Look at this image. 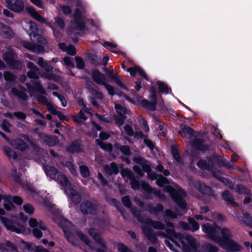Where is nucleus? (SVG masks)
<instances>
[{
	"instance_id": "f257e3e1",
	"label": "nucleus",
	"mask_w": 252,
	"mask_h": 252,
	"mask_svg": "<svg viewBox=\"0 0 252 252\" xmlns=\"http://www.w3.org/2000/svg\"><path fill=\"white\" fill-rule=\"evenodd\" d=\"M29 36L31 39L36 41L40 44H34L32 52L38 53H43L45 51L44 45L46 43V40L41 34V30L34 22H30Z\"/></svg>"
},
{
	"instance_id": "f03ea898",
	"label": "nucleus",
	"mask_w": 252,
	"mask_h": 252,
	"mask_svg": "<svg viewBox=\"0 0 252 252\" xmlns=\"http://www.w3.org/2000/svg\"><path fill=\"white\" fill-rule=\"evenodd\" d=\"M33 85L26 83L25 84L28 92L31 97L35 96L37 101L42 104L47 105L49 103L47 98L43 95H46L47 93L40 82L38 80H32Z\"/></svg>"
},
{
	"instance_id": "7ed1b4c3",
	"label": "nucleus",
	"mask_w": 252,
	"mask_h": 252,
	"mask_svg": "<svg viewBox=\"0 0 252 252\" xmlns=\"http://www.w3.org/2000/svg\"><path fill=\"white\" fill-rule=\"evenodd\" d=\"M232 237L233 234L229 229L221 228V248L226 250L227 252H241L242 246L233 240Z\"/></svg>"
},
{
	"instance_id": "20e7f679",
	"label": "nucleus",
	"mask_w": 252,
	"mask_h": 252,
	"mask_svg": "<svg viewBox=\"0 0 252 252\" xmlns=\"http://www.w3.org/2000/svg\"><path fill=\"white\" fill-rule=\"evenodd\" d=\"M197 166L204 170L213 173L214 175L216 171V166L220 167V157H206L205 159H200L197 163Z\"/></svg>"
},
{
	"instance_id": "39448f33",
	"label": "nucleus",
	"mask_w": 252,
	"mask_h": 252,
	"mask_svg": "<svg viewBox=\"0 0 252 252\" xmlns=\"http://www.w3.org/2000/svg\"><path fill=\"white\" fill-rule=\"evenodd\" d=\"M203 232L206 234V236L210 239L217 243L220 246V235L219 230L220 227L216 224L214 225L209 223H206L202 225Z\"/></svg>"
},
{
	"instance_id": "423d86ee",
	"label": "nucleus",
	"mask_w": 252,
	"mask_h": 252,
	"mask_svg": "<svg viewBox=\"0 0 252 252\" xmlns=\"http://www.w3.org/2000/svg\"><path fill=\"white\" fill-rule=\"evenodd\" d=\"M5 213V211L2 208H0V215H4ZM0 220L7 230L17 234L21 233V229L14 225L13 221L11 219L0 216Z\"/></svg>"
},
{
	"instance_id": "0eeeda50",
	"label": "nucleus",
	"mask_w": 252,
	"mask_h": 252,
	"mask_svg": "<svg viewBox=\"0 0 252 252\" xmlns=\"http://www.w3.org/2000/svg\"><path fill=\"white\" fill-rule=\"evenodd\" d=\"M185 239L188 244L184 241H181L183 252H196L197 249L196 240L191 235H187Z\"/></svg>"
},
{
	"instance_id": "6e6552de",
	"label": "nucleus",
	"mask_w": 252,
	"mask_h": 252,
	"mask_svg": "<svg viewBox=\"0 0 252 252\" xmlns=\"http://www.w3.org/2000/svg\"><path fill=\"white\" fill-rule=\"evenodd\" d=\"M149 98L151 101H149L146 99H143L141 101V105L143 107L147 110L155 111L156 110V107L158 104L157 94H150Z\"/></svg>"
},
{
	"instance_id": "1a4fd4ad",
	"label": "nucleus",
	"mask_w": 252,
	"mask_h": 252,
	"mask_svg": "<svg viewBox=\"0 0 252 252\" xmlns=\"http://www.w3.org/2000/svg\"><path fill=\"white\" fill-rule=\"evenodd\" d=\"M66 151L71 154H78L83 151V147L80 139H75L66 147Z\"/></svg>"
},
{
	"instance_id": "9d476101",
	"label": "nucleus",
	"mask_w": 252,
	"mask_h": 252,
	"mask_svg": "<svg viewBox=\"0 0 252 252\" xmlns=\"http://www.w3.org/2000/svg\"><path fill=\"white\" fill-rule=\"evenodd\" d=\"M9 9L16 12H22L24 9L22 0H5Z\"/></svg>"
},
{
	"instance_id": "9b49d317",
	"label": "nucleus",
	"mask_w": 252,
	"mask_h": 252,
	"mask_svg": "<svg viewBox=\"0 0 252 252\" xmlns=\"http://www.w3.org/2000/svg\"><path fill=\"white\" fill-rule=\"evenodd\" d=\"M80 210L84 215L94 214L96 211V206L91 201L86 200L80 204Z\"/></svg>"
},
{
	"instance_id": "f8f14e48",
	"label": "nucleus",
	"mask_w": 252,
	"mask_h": 252,
	"mask_svg": "<svg viewBox=\"0 0 252 252\" xmlns=\"http://www.w3.org/2000/svg\"><path fill=\"white\" fill-rule=\"evenodd\" d=\"M39 137L41 141L49 147H53L57 145L60 142L58 137L55 135L40 134Z\"/></svg>"
},
{
	"instance_id": "ddd939ff",
	"label": "nucleus",
	"mask_w": 252,
	"mask_h": 252,
	"mask_svg": "<svg viewBox=\"0 0 252 252\" xmlns=\"http://www.w3.org/2000/svg\"><path fill=\"white\" fill-rule=\"evenodd\" d=\"M122 176H125L126 175L130 180V184L132 189L134 190L139 189L140 187V183L139 181L135 179L133 173L128 169H126L123 171L122 173Z\"/></svg>"
},
{
	"instance_id": "4468645a",
	"label": "nucleus",
	"mask_w": 252,
	"mask_h": 252,
	"mask_svg": "<svg viewBox=\"0 0 252 252\" xmlns=\"http://www.w3.org/2000/svg\"><path fill=\"white\" fill-rule=\"evenodd\" d=\"M194 187L202 194L210 195L213 192L212 189L201 181L195 182Z\"/></svg>"
},
{
	"instance_id": "2eb2a0df",
	"label": "nucleus",
	"mask_w": 252,
	"mask_h": 252,
	"mask_svg": "<svg viewBox=\"0 0 252 252\" xmlns=\"http://www.w3.org/2000/svg\"><path fill=\"white\" fill-rule=\"evenodd\" d=\"M27 11L35 20L41 24H45L46 25H49L50 22H48L43 17L41 16L32 6L26 7Z\"/></svg>"
},
{
	"instance_id": "dca6fc26",
	"label": "nucleus",
	"mask_w": 252,
	"mask_h": 252,
	"mask_svg": "<svg viewBox=\"0 0 252 252\" xmlns=\"http://www.w3.org/2000/svg\"><path fill=\"white\" fill-rule=\"evenodd\" d=\"M204 140L201 138H194L190 140V145L195 150L205 151L208 149V146L204 144Z\"/></svg>"
},
{
	"instance_id": "f3484780",
	"label": "nucleus",
	"mask_w": 252,
	"mask_h": 252,
	"mask_svg": "<svg viewBox=\"0 0 252 252\" xmlns=\"http://www.w3.org/2000/svg\"><path fill=\"white\" fill-rule=\"evenodd\" d=\"M92 77L93 81L98 85L104 86L106 83L107 79L104 75L97 69L93 71Z\"/></svg>"
},
{
	"instance_id": "a211bd4d",
	"label": "nucleus",
	"mask_w": 252,
	"mask_h": 252,
	"mask_svg": "<svg viewBox=\"0 0 252 252\" xmlns=\"http://www.w3.org/2000/svg\"><path fill=\"white\" fill-rule=\"evenodd\" d=\"M0 35L8 39H11L14 36V33L10 27L0 22Z\"/></svg>"
},
{
	"instance_id": "6ab92c4d",
	"label": "nucleus",
	"mask_w": 252,
	"mask_h": 252,
	"mask_svg": "<svg viewBox=\"0 0 252 252\" xmlns=\"http://www.w3.org/2000/svg\"><path fill=\"white\" fill-rule=\"evenodd\" d=\"M104 170L109 176H112L113 174L117 175L119 172L118 166L115 162H111L110 165L107 164L104 165Z\"/></svg>"
},
{
	"instance_id": "aec40b11",
	"label": "nucleus",
	"mask_w": 252,
	"mask_h": 252,
	"mask_svg": "<svg viewBox=\"0 0 252 252\" xmlns=\"http://www.w3.org/2000/svg\"><path fill=\"white\" fill-rule=\"evenodd\" d=\"M11 144L15 148L22 152L26 151L28 148V145L22 138L13 140Z\"/></svg>"
},
{
	"instance_id": "412c9836",
	"label": "nucleus",
	"mask_w": 252,
	"mask_h": 252,
	"mask_svg": "<svg viewBox=\"0 0 252 252\" xmlns=\"http://www.w3.org/2000/svg\"><path fill=\"white\" fill-rule=\"evenodd\" d=\"M172 198L181 209H185L186 208V202L178 191H175L172 194Z\"/></svg>"
},
{
	"instance_id": "4be33fe9",
	"label": "nucleus",
	"mask_w": 252,
	"mask_h": 252,
	"mask_svg": "<svg viewBox=\"0 0 252 252\" xmlns=\"http://www.w3.org/2000/svg\"><path fill=\"white\" fill-rule=\"evenodd\" d=\"M43 168L47 175L51 179L56 178V176L58 175L59 171L55 167L51 165H45Z\"/></svg>"
},
{
	"instance_id": "5701e85b",
	"label": "nucleus",
	"mask_w": 252,
	"mask_h": 252,
	"mask_svg": "<svg viewBox=\"0 0 252 252\" xmlns=\"http://www.w3.org/2000/svg\"><path fill=\"white\" fill-rule=\"evenodd\" d=\"M145 223L156 229H165V225L162 222L158 220H154L150 218L145 219Z\"/></svg>"
},
{
	"instance_id": "b1692460",
	"label": "nucleus",
	"mask_w": 252,
	"mask_h": 252,
	"mask_svg": "<svg viewBox=\"0 0 252 252\" xmlns=\"http://www.w3.org/2000/svg\"><path fill=\"white\" fill-rule=\"evenodd\" d=\"M181 127L182 130L179 131V133L182 136L185 137L186 135V134H188L189 135L193 136L194 135V130L190 126H188L187 125H181Z\"/></svg>"
},
{
	"instance_id": "393cba45",
	"label": "nucleus",
	"mask_w": 252,
	"mask_h": 252,
	"mask_svg": "<svg viewBox=\"0 0 252 252\" xmlns=\"http://www.w3.org/2000/svg\"><path fill=\"white\" fill-rule=\"evenodd\" d=\"M147 210L151 214H157L158 212H161L163 211V206L160 203H158L156 207L149 204L146 207Z\"/></svg>"
},
{
	"instance_id": "a878e982",
	"label": "nucleus",
	"mask_w": 252,
	"mask_h": 252,
	"mask_svg": "<svg viewBox=\"0 0 252 252\" xmlns=\"http://www.w3.org/2000/svg\"><path fill=\"white\" fill-rule=\"evenodd\" d=\"M61 163L63 167H66L73 176H77L78 175L77 172L75 168V165L72 161L67 160L61 162Z\"/></svg>"
},
{
	"instance_id": "bb28decb",
	"label": "nucleus",
	"mask_w": 252,
	"mask_h": 252,
	"mask_svg": "<svg viewBox=\"0 0 252 252\" xmlns=\"http://www.w3.org/2000/svg\"><path fill=\"white\" fill-rule=\"evenodd\" d=\"M41 67L43 68L46 72H50L53 70V66L44 61L42 57H39L37 62Z\"/></svg>"
},
{
	"instance_id": "cd10ccee",
	"label": "nucleus",
	"mask_w": 252,
	"mask_h": 252,
	"mask_svg": "<svg viewBox=\"0 0 252 252\" xmlns=\"http://www.w3.org/2000/svg\"><path fill=\"white\" fill-rule=\"evenodd\" d=\"M94 240L99 245H100L101 248L103 249H97L96 250L97 252H106L105 250H107L108 248L105 242L104 241L103 238L101 237L99 233L96 235V237L94 238Z\"/></svg>"
},
{
	"instance_id": "c85d7f7f",
	"label": "nucleus",
	"mask_w": 252,
	"mask_h": 252,
	"mask_svg": "<svg viewBox=\"0 0 252 252\" xmlns=\"http://www.w3.org/2000/svg\"><path fill=\"white\" fill-rule=\"evenodd\" d=\"M6 64L9 67L13 69L21 70L22 68V62L16 58L9 61L6 63Z\"/></svg>"
},
{
	"instance_id": "c756f323",
	"label": "nucleus",
	"mask_w": 252,
	"mask_h": 252,
	"mask_svg": "<svg viewBox=\"0 0 252 252\" xmlns=\"http://www.w3.org/2000/svg\"><path fill=\"white\" fill-rule=\"evenodd\" d=\"M95 142L96 144L99 146L101 149L104 150L105 152L108 153H111L113 150V146L111 143H105L102 142L99 139H97L95 140Z\"/></svg>"
},
{
	"instance_id": "7c9ffc66",
	"label": "nucleus",
	"mask_w": 252,
	"mask_h": 252,
	"mask_svg": "<svg viewBox=\"0 0 252 252\" xmlns=\"http://www.w3.org/2000/svg\"><path fill=\"white\" fill-rule=\"evenodd\" d=\"M171 154L175 161L179 164H183V160L181 157L178 149L174 145L171 146Z\"/></svg>"
},
{
	"instance_id": "2f4dec72",
	"label": "nucleus",
	"mask_w": 252,
	"mask_h": 252,
	"mask_svg": "<svg viewBox=\"0 0 252 252\" xmlns=\"http://www.w3.org/2000/svg\"><path fill=\"white\" fill-rule=\"evenodd\" d=\"M69 198L72 202L76 205L80 203L82 199L81 195L73 189L70 191Z\"/></svg>"
},
{
	"instance_id": "473e14b6",
	"label": "nucleus",
	"mask_w": 252,
	"mask_h": 252,
	"mask_svg": "<svg viewBox=\"0 0 252 252\" xmlns=\"http://www.w3.org/2000/svg\"><path fill=\"white\" fill-rule=\"evenodd\" d=\"M15 58H18V56L17 53L11 49H8L4 52L3 60L6 63Z\"/></svg>"
},
{
	"instance_id": "72a5a7b5",
	"label": "nucleus",
	"mask_w": 252,
	"mask_h": 252,
	"mask_svg": "<svg viewBox=\"0 0 252 252\" xmlns=\"http://www.w3.org/2000/svg\"><path fill=\"white\" fill-rule=\"evenodd\" d=\"M5 247L10 249L12 252H19L17 247L11 242L6 241L4 244L0 243V250L2 251H6Z\"/></svg>"
},
{
	"instance_id": "f704fd0d",
	"label": "nucleus",
	"mask_w": 252,
	"mask_h": 252,
	"mask_svg": "<svg viewBox=\"0 0 252 252\" xmlns=\"http://www.w3.org/2000/svg\"><path fill=\"white\" fill-rule=\"evenodd\" d=\"M11 91L12 93L14 95L18 96L19 98L24 101H26L28 100L29 96L27 93L25 92V91L19 90L18 89L16 88H12Z\"/></svg>"
},
{
	"instance_id": "c9c22d12",
	"label": "nucleus",
	"mask_w": 252,
	"mask_h": 252,
	"mask_svg": "<svg viewBox=\"0 0 252 252\" xmlns=\"http://www.w3.org/2000/svg\"><path fill=\"white\" fill-rule=\"evenodd\" d=\"M130 212L132 214L133 216L137 219L138 221H139L141 223H145V220H144V219L142 217L141 211L139 210L137 208L131 207Z\"/></svg>"
},
{
	"instance_id": "e433bc0d",
	"label": "nucleus",
	"mask_w": 252,
	"mask_h": 252,
	"mask_svg": "<svg viewBox=\"0 0 252 252\" xmlns=\"http://www.w3.org/2000/svg\"><path fill=\"white\" fill-rule=\"evenodd\" d=\"M57 181H58L64 188L70 186V183L67 177L63 174H60L57 175Z\"/></svg>"
},
{
	"instance_id": "4c0bfd02",
	"label": "nucleus",
	"mask_w": 252,
	"mask_h": 252,
	"mask_svg": "<svg viewBox=\"0 0 252 252\" xmlns=\"http://www.w3.org/2000/svg\"><path fill=\"white\" fill-rule=\"evenodd\" d=\"M221 197H223V199L227 202L232 203L233 206H237L238 203L234 201L233 197L232 196L229 191L225 190L221 193Z\"/></svg>"
},
{
	"instance_id": "58836bf2",
	"label": "nucleus",
	"mask_w": 252,
	"mask_h": 252,
	"mask_svg": "<svg viewBox=\"0 0 252 252\" xmlns=\"http://www.w3.org/2000/svg\"><path fill=\"white\" fill-rule=\"evenodd\" d=\"M115 147L119 150L125 156H129L131 154L130 147L127 145H120V144H115Z\"/></svg>"
},
{
	"instance_id": "ea45409f",
	"label": "nucleus",
	"mask_w": 252,
	"mask_h": 252,
	"mask_svg": "<svg viewBox=\"0 0 252 252\" xmlns=\"http://www.w3.org/2000/svg\"><path fill=\"white\" fill-rule=\"evenodd\" d=\"M156 85L158 86L159 91L162 94H168L169 90L171 91V88H169L167 84L161 81H158Z\"/></svg>"
},
{
	"instance_id": "a19ab883",
	"label": "nucleus",
	"mask_w": 252,
	"mask_h": 252,
	"mask_svg": "<svg viewBox=\"0 0 252 252\" xmlns=\"http://www.w3.org/2000/svg\"><path fill=\"white\" fill-rule=\"evenodd\" d=\"M71 224L72 223L69 220L64 218L61 220L60 223V227L64 233L70 231V226Z\"/></svg>"
},
{
	"instance_id": "79ce46f5",
	"label": "nucleus",
	"mask_w": 252,
	"mask_h": 252,
	"mask_svg": "<svg viewBox=\"0 0 252 252\" xmlns=\"http://www.w3.org/2000/svg\"><path fill=\"white\" fill-rule=\"evenodd\" d=\"M235 190L239 194L247 195H249L251 194L250 190L241 184L236 185Z\"/></svg>"
},
{
	"instance_id": "37998d69",
	"label": "nucleus",
	"mask_w": 252,
	"mask_h": 252,
	"mask_svg": "<svg viewBox=\"0 0 252 252\" xmlns=\"http://www.w3.org/2000/svg\"><path fill=\"white\" fill-rule=\"evenodd\" d=\"M4 154L9 158H12L13 159H16L18 156L17 153L12 150L8 146H5L3 147Z\"/></svg>"
},
{
	"instance_id": "c03bdc74",
	"label": "nucleus",
	"mask_w": 252,
	"mask_h": 252,
	"mask_svg": "<svg viewBox=\"0 0 252 252\" xmlns=\"http://www.w3.org/2000/svg\"><path fill=\"white\" fill-rule=\"evenodd\" d=\"M140 187L144 191L148 193H153L155 194L157 193L156 189L151 187L145 181H142L141 182Z\"/></svg>"
},
{
	"instance_id": "a18cd8bd",
	"label": "nucleus",
	"mask_w": 252,
	"mask_h": 252,
	"mask_svg": "<svg viewBox=\"0 0 252 252\" xmlns=\"http://www.w3.org/2000/svg\"><path fill=\"white\" fill-rule=\"evenodd\" d=\"M246 225L252 228V216L248 213H243V217L241 220Z\"/></svg>"
},
{
	"instance_id": "49530a36",
	"label": "nucleus",
	"mask_w": 252,
	"mask_h": 252,
	"mask_svg": "<svg viewBox=\"0 0 252 252\" xmlns=\"http://www.w3.org/2000/svg\"><path fill=\"white\" fill-rule=\"evenodd\" d=\"M114 245H117L119 252H133L132 250L122 242H114Z\"/></svg>"
},
{
	"instance_id": "de8ad7c7",
	"label": "nucleus",
	"mask_w": 252,
	"mask_h": 252,
	"mask_svg": "<svg viewBox=\"0 0 252 252\" xmlns=\"http://www.w3.org/2000/svg\"><path fill=\"white\" fill-rule=\"evenodd\" d=\"M76 234L77 236L80 238V239L86 245L90 247H91L92 243L86 235H85L83 232L81 231H77L76 232Z\"/></svg>"
},
{
	"instance_id": "09e8293b",
	"label": "nucleus",
	"mask_w": 252,
	"mask_h": 252,
	"mask_svg": "<svg viewBox=\"0 0 252 252\" xmlns=\"http://www.w3.org/2000/svg\"><path fill=\"white\" fill-rule=\"evenodd\" d=\"M115 109L119 115L126 116L127 113V109L126 107L123 106L121 104H116L115 105Z\"/></svg>"
},
{
	"instance_id": "8fccbe9b",
	"label": "nucleus",
	"mask_w": 252,
	"mask_h": 252,
	"mask_svg": "<svg viewBox=\"0 0 252 252\" xmlns=\"http://www.w3.org/2000/svg\"><path fill=\"white\" fill-rule=\"evenodd\" d=\"M189 224L191 226L190 230L192 232H195L199 229V223L193 218L189 217L188 219Z\"/></svg>"
},
{
	"instance_id": "3c124183",
	"label": "nucleus",
	"mask_w": 252,
	"mask_h": 252,
	"mask_svg": "<svg viewBox=\"0 0 252 252\" xmlns=\"http://www.w3.org/2000/svg\"><path fill=\"white\" fill-rule=\"evenodd\" d=\"M80 172L81 176L84 178H87L90 176V171L87 165H81L80 166Z\"/></svg>"
},
{
	"instance_id": "603ef678",
	"label": "nucleus",
	"mask_w": 252,
	"mask_h": 252,
	"mask_svg": "<svg viewBox=\"0 0 252 252\" xmlns=\"http://www.w3.org/2000/svg\"><path fill=\"white\" fill-rule=\"evenodd\" d=\"M158 178L159 179L157 180L156 183L159 187L162 188L165 185H168L169 184L168 179L163 177L161 174H159Z\"/></svg>"
},
{
	"instance_id": "864d4df0",
	"label": "nucleus",
	"mask_w": 252,
	"mask_h": 252,
	"mask_svg": "<svg viewBox=\"0 0 252 252\" xmlns=\"http://www.w3.org/2000/svg\"><path fill=\"white\" fill-rule=\"evenodd\" d=\"M166 234L164 235V236L172 242L175 243V241L173 239V235L175 232V230L174 228H166L165 229Z\"/></svg>"
},
{
	"instance_id": "5fc2aeb1",
	"label": "nucleus",
	"mask_w": 252,
	"mask_h": 252,
	"mask_svg": "<svg viewBox=\"0 0 252 252\" xmlns=\"http://www.w3.org/2000/svg\"><path fill=\"white\" fill-rule=\"evenodd\" d=\"M126 118V116L124 115H115L114 119L115 123L116 125H118L120 126H122L124 125L125 121Z\"/></svg>"
},
{
	"instance_id": "6e6d98bb",
	"label": "nucleus",
	"mask_w": 252,
	"mask_h": 252,
	"mask_svg": "<svg viewBox=\"0 0 252 252\" xmlns=\"http://www.w3.org/2000/svg\"><path fill=\"white\" fill-rule=\"evenodd\" d=\"M221 183H223L230 189H234V183L231 179L221 177Z\"/></svg>"
},
{
	"instance_id": "4d7b16f0",
	"label": "nucleus",
	"mask_w": 252,
	"mask_h": 252,
	"mask_svg": "<svg viewBox=\"0 0 252 252\" xmlns=\"http://www.w3.org/2000/svg\"><path fill=\"white\" fill-rule=\"evenodd\" d=\"M203 248L207 252H217L218 248L216 246L210 243H207L203 245Z\"/></svg>"
},
{
	"instance_id": "13d9d810",
	"label": "nucleus",
	"mask_w": 252,
	"mask_h": 252,
	"mask_svg": "<svg viewBox=\"0 0 252 252\" xmlns=\"http://www.w3.org/2000/svg\"><path fill=\"white\" fill-rule=\"evenodd\" d=\"M4 79L8 82H13L16 80V76L9 71H6L3 74Z\"/></svg>"
},
{
	"instance_id": "bf43d9fd",
	"label": "nucleus",
	"mask_w": 252,
	"mask_h": 252,
	"mask_svg": "<svg viewBox=\"0 0 252 252\" xmlns=\"http://www.w3.org/2000/svg\"><path fill=\"white\" fill-rule=\"evenodd\" d=\"M116 94L120 97H123L125 98L127 101H128L132 104H136L135 101L132 98H131L130 97L126 95L122 91H121L118 89H117V92H116Z\"/></svg>"
},
{
	"instance_id": "052dcab7",
	"label": "nucleus",
	"mask_w": 252,
	"mask_h": 252,
	"mask_svg": "<svg viewBox=\"0 0 252 252\" xmlns=\"http://www.w3.org/2000/svg\"><path fill=\"white\" fill-rule=\"evenodd\" d=\"M74 24L76 30L81 31L85 29V23L82 20H76L74 21Z\"/></svg>"
},
{
	"instance_id": "680f3d73",
	"label": "nucleus",
	"mask_w": 252,
	"mask_h": 252,
	"mask_svg": "<svg viewBox=\"0 0 252 252\" xmlns=\"http://www.w3.org/2000/svg\"><path fill=\"white\" fill-rule=\"evenodd\" d=\"M224 167L227 169L233 170L235 169L234 165H232L229 161L221 157V167Z\"/></svg>"
},
{
	"instance_id": "e2e57ef3",
	"label": "nucleus",
	"mask_w": 252,
	"mask_h": 252,
	"mask_svg": "<svg viewBox=\"0 0 252 252\" xmlns=\"http://www.w3.org/2000/svg\"><path fill=\"white\" fill-rule=\"evenodd\" d=\"M60 8L65 15H69L72 13V9L70 6L66 5H60Z\"/></svg>"
},
{
	"instance_id": "0e129e2a",
	"label": "nucleus",
	"mask_w": 252,
	"mask_h": 252,
	"mask_svg": "<svg viewBox=\"0 0 252 252\" xmlns=\"http://www.w3.org/2000/svg\"><path fill=\"white\" fill-rule=\"evenodd\" d=\"M143 143L151 150H153L155 148V143L149 139L148 135H147L143 139Z\"/></svg>"
},
{
	"instance_id": "69168bd1",
	"label": "nucleus",
	"mask_w": 252,
	"mask_h": 252,
	"mask_svg": "<svg viewBox=\"0 0 252 252\" xmlns=\"http://www.w3.org/2000/svg\"><path fill=\"white\" fill-rule=\"evenodd\" d=\"M76 67L80 69H83L85 68V62L82 58L77 56L75 57Z\"/></svg>"
},
{
	"instance_id": "338daca9",
	"label": "nucleus",
	"mask_w": 252,
	"mask_h": 252,
	"mask_svg": "<svg viewBox=\"0 0 252 252\" xmlns=\"http://www.w3.org/2000/svg\"><path fill=\"white\" fill-rule=\"evenodd\" d=\"M122 202L123 205L127 208H130L132 203L129 197L127 195L122 197Z\"/></svg>"
},
{
	"instance_id": "774afa93",
	"label": "nucleus",
	"mask_w": 252,
	"mask_h": 252,
	"mask_svg": "<svg viewBox=\"0 0 252 252\" xmlns=\"http://www.w3.org/2000/svg\"><path fill=\"white\" fill-rule=\"evenodd\" d=\"M21 185L24 189H27L33 193H36V190L32 185L27 182L26 183H22Z\"/></svg>"
}]
</instances>
